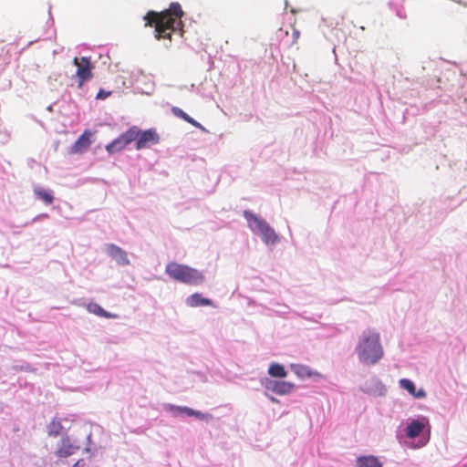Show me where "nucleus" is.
Returning a JSON list of instances; mask_svg holds the SVG:
<instances>
[{
  "label": "nucleus",
  "mask_w": 467,
  "mask_h": 467,
  "mask_svg": "<svg viewBox=\"0 0 467 467\" xmlns=\"http://www.w3.org/2000/svg\"><path fill=\"white\" fill-rule=\"evenodd\" d=\"M425 423L420 420H412L407 427V436L416 438L423 431Z\"/></svg>",
  "instance_id": "14"
},
{
  "label": "nucleus",
  "mask_w": 467,
  "mask_h": 467,
  "mask_svg": "<svg viewBox=\"0 0 467 467\" xmlns=\"http://www.w3.org/2000/svg\"><path fill=\"white\" fill-rule=\"evenodd\" d=\"M400 386L402 389H406L414 398L421 399L426 396V392L424 389H420L417 390L414 383L408 379H401L400 380Z\"/></svg>",
  "instance_id": "10"
},
{
  "label": "nucleus",
  "mask_w": 467,
  "mask_h": 467,
  "mask_svg": "<svg viewBox=\"0 0 467 467\" xmlns=\"http://www.w3.org/2000/svg\"><path fill=\"white\" fill-rule=\"evenodd\" d=\"M88 310L90 313H93L97 316L103 317H114V315L108 314L97 303H89L87 306Z\"/></svg>",
  "instance_id": "19"
},
{
  "label": "nucleus",
  "mask_w": 467,
  "mask_h": 467,
  "mask_svg": "<svg viewBox=\"0 0 467 467\" xmlns=\"http://www.w3.org/2000/svg\"><path fill=\"white\" fill-rule=\"evenodd\" d=\"M291 368L294 371V373L296 374L300 378L311 376L310 370L306 366L293 364V365H291Z\"/></svg>",
  "instance_id": "21"
},
{
  "label": "nucleus",
  "mask_w": 467,
  "mask_h": 467,
  "mask_svg": "<svg viewBox=\"0 0 467 467\" xmlns=\"http://www.w3.org/2000/svg\"><path fill=\"white\" fill-rule=\"evenodd\" d=\"M35 194L41 199L46 204H51L54 201L52 193L45 189H35Z\"/></svg>",
  "instance_id": "20"
},
{
  "label": "nucleus",
  "mask_w": 467,
  "mask_h": 467,
  "mask_svg": "<svg viewBox=\"0 0 467 467\" xmlns=\"http://www.w3.org/2000/svg\"><path fill=\"white\" fill-rule=\"evenodd\" d=\"M165 272L171 278L190 285H199L204 280L199 270L175 262L168 264Z\"/></svg>",
  "instance_id": "3"
},
{
  "label": "nucleus",
  "mask_w": 467,
  "mask_h": 467,
  "mask_svg": "<svg viewBox=\"0 0 467 467\" xmlns=\"http://www.w3.org/2000/svg\"><path fill=\"white\" fill-rule=\"evenodd\" d=\"M73 64L77 67L76 76L78 78V87L80 88L84 82L93 78V66L90 59L87 57H82L81 58L75 57Z\"/></svg>",
  "instance_id": "4"
},
{
  "label": "nucleus",
  "mask_w": 467,
  "mask_h": 467,
  "mask_svg": "<svg viewBox=\"0 0 467 467\" xmlns=\"http://www.w3.org/2000/svg\"><path fill=\"white\" fill-rule=\"evenodd\" d=\"M180 410L183 411L184 413H186L188 416H194L198 419H201V420H204V419H207L209 417V415L207 414H204L201 411H198V410H194L191 408H188V407H183V408H180Z\"/></svg>",
  "instance_id": "22"
},
{
  "label": "nucleus",
  "mask_w": 467,
  "mask_h": 467,
  "mask_svg": "<svg viewBox=\"0 0 467 467\" xmlns=\"http://www.w3.org/2000/svg\"><path fill=\"white\" fill-rule=\"evenodd\" d=\"M49 436H57L60 434L63 426L60 420L57 418L53 419L47 426Z\"/></svg>",
  "instance_id": "18"
},
{
  "label": "nucleus",
  "mask_w": 467,
  "mask_h": 467,
  "mask_svg": "<svg viewBox=\"0 0 467 467\" xmlns=\"http://www.w3.org/2000/svg\"><path fill=\"white\" fill-rule=\"evenodd\" d=\"M186 303L191 307L213 306V301L211 299L202 297L199 293H194L190 296L187 298Z\"/></svg>",
  "instance_id": "11"
},
{
  "label": "nucleus",
  "mask_w": 467,
  "mask_h": 467,
  "mask_svg": "<svg viewBox=\"0 0 467 467\" xmlns=\"http://www.w3.org/2000/svg\"><path fill=\"white\" fill-rule=\"evenodd\" d=\"M139 129L136 127L130 128L125 133L119 137V146H126L132 141H138Z\"/></svg>",
  "instance_id": "12"
},
{
  "label": "nucleus",
  "mask_w": 467,
  "mask_h": 467,
  "mask_svg": "<svg viewBox=\"0 0 467 467\" xmlns=\"http://www.w3.org/2000/svg\"><path fill=\"white\" fill-rule=\"evenodd\" d=\"M268 374L275 378H285L287 376V372L284 366L278 363H272L269 366Z\"/></svg>",
  "instance_id": "16"
},
{
  "label": "nucleus",
  "mask_w": 467,
  "mask_h": 467,
  "mask_svg": "<svg viewBox=\"0 0 467 467\" xmlns=\"http://www.w3.org/2000/svg\"><path fill=\"white\" fill-rule=\"evenodd\" d=\"M129 259L128 255L125 252H123L121 249L119 248V265H128Z\"/></svg>",
  "instance_id": "23"
},
{
  "label": "nucleus",
  "mask_w": 467,
  "mask_h": 467,
  "mask_svg": "<svg viewBox=\"0 0 467 467\" xmlns=\"http://www.w3.org/2000/svg\"><path fill=\"white\" fill-rule=\"evenodd\" d=\"M264 384L267 389H271L273 392L278 395L288 394L293 390L295 387V385L291 382L271 379H265Z\"/></svg>",
  "instance_id": "6"
},
{
  "label": "nucleus",
  "mask_w": 467,
  "mask_h": 467,
  "mask_svg": "<svg viewBox=\"0 0 467 467\" xmlns=\"http://www.w3.org/2000/svg\"><path fill=\"white\" fill-rule=\"evenodd\" d=\"M261 237L265 244H275L278 240V236L275 230L270 226L266 227L264 232L261 233Z\"/></svg>",
  "instance_id": "17"
},
{
  "label": "nucleus",
  "mask_w": 467,
  "mask_h": 467,
  "mask_svg": "<svg viewBox=\"0 0 467 467\" xmlns=\"http://www.w3.org/2000/svg\"><path fill=\"white\" fill-rule=\"evenodd\" d=\"M111 95V92L110 91H105L103 89H100L97 96H96V99H105L106 98H108L109 96Z\"/></svg>",
  "instance_id": "24"
},
{
  "label": "nucleus",
  "mask_w": 467,
  "mask_h": 467,
  "mask_svg": "<svg viewBox=\"0 0 467 467\" xmlns=\"http://www.w3.org/2000/svg\"><path fill=\"white\" fill-rule=\"evenodd\" d=\"M94 132L89 130H84L80 137L76 140L71 148L72 153H82L86 151L92 143V136Z\"/></svg>",
  "instance_id": "9"
},
{
  "label": "nucleus",
  "mask_w": 467,
  "mask_h": 467,
  "mask_svg": "<svg viewBox=\"0 0 467 467\" xmlns=\"http://www.w3.org/2000/svg\"><path fill=\"white\" fill-rule=\"evenodd\" d=\"M357 353L361 362L375 364L383 356V349L379 343V333L367 330L363 333L357 347Z\"/></svg>",
  "instance_id": "2"
},
{
  "label": "nucleus",
  "mask_w": 467,
  "mask_h": 467,
  "mask_svg": "<svg viewBox=\"0 0 467 467\" xmlns=\"http://www.w3.org/2000/svg\"><path fill=\"white\" fill-rule=\"evenodd\" d=\"M358 467H382L379 458L373 455L360 456L357 459Z\"/></svg>",
  "instance_id": "13"
},
{
  "label": "nucleus",
  "mask_w": 467,
  "mask_h": 467,
  "mask_svg": "<svg viewBox=\"0 0 467 467\" xmlns=\"http://www.w3.org/2000/svg\"><path fill=\"white\" fill-rule=\"evenodd\" d=\"M184 12L179 3H171L168 9L161 12L149 11L144 16L145 26L154 27L157 39L171 40L172 33L183 32L182 21Z\"/></svg>",
  "instance_id": "1"
},
{
  "label": "nucleus",
  "mask_w": 467,
  "mask_h": 467,
  "mask_svg": "<svg viewBox=\"0 0 467 467\" xmlns=\"http://www.w3.org/2000/svg\"><path fill=\"white\" fill-rule=\"evenodd\" d=\"M115 143H116V140H114L112 143H110L109 145H108V146H107V150H108L109 151H111V149L114 147Z\"/></svg>",
  "instance_id": "25"
},
{
  "label": "nucleus",
  "mask_w": 467,
  "mask_h": 467,
  "mask_svg": "<svg viewBox=\"0 0 467 467\" xmlns=\"http://www.w3.org/2000/svg\"><path fill=\"white\" fill-rule=\"evenodd\" d=\"M160 140V136L153 129H149L144 131L139 130L138 141L136 142V150L149 148L151 145L157 144Z\"/></svg>",
  "instance_id": "5"
},
{
  "label": "nucleus",
  "mask_w": 467,
  "mask_h": 467,
  "mask_svg": "<svg viewBox=\"0 0 467 467\" xmlns=\"http://www.w3.org/2000/svg\"><path fill=\"white\" fill-rule=\"evenodd\" d=\"M78 449L79 445L73 442L68 437H64L59 441L56 453L58 457L65 458L74 454Z\"/></svg>",
  "instance_id": "7"
},
{
  "label": "nucleus",
  "mask_w": 467,
  "mask_h": 467,
  "mask_svg": "<svg viewBox=\"0 0 467 467\" xmlns=\"http://www.w3.org/2000/svg\"><path fill=\"white\" fill-rule=\"evenodd\" d=\"M244 216L247 220L250 229L256 234H261V233L269 226L265 220L259 218L250 211H244Z\"/></svg>",
  "instance_id": "8"
},
{
  "label": "nucleus",
  "mask_w": 467,
  "mask_h": 467,
  "mask_svg": "<svg viewBox=\"0 0 467 467\" xmlns=\"http://www.w3.org/2000/svg\"><path fill=\"white\" fill-rule=\"evenodd\" d=\"M294 36L296 38H297L299 36V32L297 30H295Z\"/></svg>",
  "instance_id": "26"
},
{
  "label": "nucleus",
  "mask_w": 467,
  "mask_h": 467,
  "mask_svg": "<svg viewBox=\"0 0 467 467\" xmlns=\"http://www.w3.org/2000/svg\"><path fill=\"white\" fill-rule=\"evenodd\" d=\"M171 112H172V114L174 116H176L177 118H180V119L185 120L186 122H188L189 124L192 125L193 127L198 128V129H203L201 123H199L198 121L193 119L192 117H190L182 109H180L178 107H172L171 108Z\"/></svg>",
  "instance_id": "15"
}]
</instances>
